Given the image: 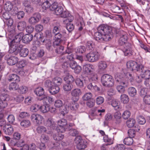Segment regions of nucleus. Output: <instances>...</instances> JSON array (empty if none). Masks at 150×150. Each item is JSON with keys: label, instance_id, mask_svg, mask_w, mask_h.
<instances>
[{"label": "nucleus", "instance_id": "f257e3e1", "mask_svg": "<svg viewBox=\"0 0 150 150\" xmlns=\"http://www.w3.org/2000/svg\"><path fill=\"white\" fill-rule=\"evenodd\" d=\"M98 32L94 34V38L98 41H107L113 37L111 28L107 25L102 24L97 28Z\"/></svg>", "mask_w": 150, "mask_h": 150}, {"label": "nucleus", "instance_id": "f03ea898", "mask_svg": "<svg viewBox=\"0 0 150 150\" xmlns=\"http://www.w3.org/2000/svg\"><path fill=\"white\" fill-rule=\"evenodd\" d=\"M23 35L22 33H20L15 36L14 38L9 44L10 52H16L18 53L23 45H21L20 42Z\"/></svg>", "mask_w": 150, "mask_h": 150}, {"label": "nucleus", "instance_id": "7ed1b4c3", "mask_svg": "<svg viewBox=\"0 0 150 150\" xmlns=\"http://www.w3.org/2000/svg\"><path fill=\"white\" fill-rule=\"evenodd\" d=\"M54 13L55 14L59 16L60 17L64 18H67L66 21H71L74 20V17L68 11H64L63 8L60 6H58L56 9Z\"/></svg>", "mask_w": 150, "mask_h": 150}, {"label": "nucleus", "instance_id": "20e7f679", "mask_svg": "<svg viewBox=\"0 0 150 150\" xmlns=\"http://www.w3.org/2000/svg\"><path fill=\"white\" fill-rule=\"evenodd\" d=\"M2 93L0 95V112L2 111V110L7 106V101L9 99V95L7 94L4 93L7 91L5 88L1 89V90Z\"/></svg>", "mask_w": 150, "mask_h": 150}, {"label": "nucleus", "instance_id": "39448f33", "mask_svg": "<svg viewBox=\"0 0 150 150\" xmlns=\"http://www.w3.org/2000/svg\"><path fill=\"white\" fill-rule=\"evenodd\" d=\"M116 80L118 83L116 88L118 91L120 93H124L125 91V88L127 87L128 84L127 79H124L121 77H116Z\"/></svg>", "mask_w": 150, "mask_h": 150}, {"label": "nucleus", "instance_id": "423d86ee", "mask_svg": "<svg viewBox=\"0 0 150 150\" xmlns=\"http://www.w3.org/2000/svg\"><path fill=\"white\" fill-rule=\"evenodd\" d=\"M101 82L103 86L111 87L114 85V80L112 76L108 74H105L101 77Z\"/></svg>", "mask_w": 150, "mask_h": 150}, {"label": "nucleus", "instance_id": "0eeeda50", "mask_svg": "<svg viewBox=\"0 0 150 150\" xmlns=\"http://www.w3.org/2000/svg\"><path fill=\"white\" fill-rule=\"evenodd\" d=\"M64 79L66 82L63 86V88L65 91H69L73 87L72 83L74 81V79L72 76L69 74L67 75Z\"/></svg>", "mask_w": 150, "mask_h": 150}, {"label": "nucleus", "instance_id": "6e6552de", "mask_svg": "<svg viewBox=\"0 0 150 150\" xmlns=\"http://www.w3.org/2000/svg\"><path fill=\"white\" fill-rule=\"evenodd\" d=\"M44 86L48 88L50 93L52 94L57 93L59 90V86L52 85L51 81L50 80H47L45 81Z\"/></svg>", "mask_w": 150, "mask_h": 150}, {"label": "nucleus", "instance_id": "1a4fd4ad", "mask_svg": "<svg viewBox=\"0 0 150 150\" xmlns=\"http://www.w3.org/2000/svg\"><path fill=\"white\" fill-rule=\"evenodd\" d=\"M57 126L56 129L57 132L61 133L64 132L67 128V121L64 119H62L58 121Z\"/></svg>", "mask_w": 150, "mask_h": 150}, {"label": "nucleus", "instance_id": "9d476101", "mask_svg": "<svg viewBox=\"0 0 150 150\" xmlns=\"http://www.w3.org/2000/svg\"><path fill=\"white\" fill-rule=\"evenodd\" d=\"M87 60L90 62H94L97 61L100 58V55L97 52H91L86 55Z\"/></svg>", "mask_w": 150, "mask_h": 150}, {"label": "nucleus", "instance_id": "9b49d317", "mask_svg": "<svg viewBox=\"0 0 150 150\" xmlns=\"http://www.w3.org/2000/svg\"><path fill=\"white\" fill-rule=\"evenodd\" d=\"M41 15L39 13H35L28 19V22L31 25H35L38 23L41 19Z\"/></svg>", "mask_w": 150, "mask_h": 150}, {"label": "nucleus", "instance_id": "f8f14e48", "mask_svg": "<svg viewBox=\"0 0 150 150\" xmlns=\"http://www.w3.org/2000/svg\"><path fill=\"white\" fill-rule=\"evenodd\" d=\"M124 52L125 55L127 56H130L134 53L132 45L129 43H126L125 46L124 47Z\"/></svg>", "mask_w": 150, "mask_h": 150}, {"label": "nucleus", "instance_id": "ddd939ff", "mask_svg": "<svg viewBox=\"0 0 150 150\" xmlns=\"http://www.w3.org/2000/svg\"><path fill=\"white\" fill-rule=\"evenodd\" d=\"M82 94L81 90L79 88H76L72 90L71 92V94L72 97L75 98V100L73 98V100L75 102L77 101L79 99V96Z\"/></svg>", "mask_w": 150, "mask_h": 150}, {"label": "nucleus", "instance_id": "4468645a", "mask_svg": "<svg viewBox=\"0 0 150 150\" xmlns=\"http://www.w3.org/2000/svg\"><path fill=\"white\" fill-rule=\"evenodd\" d=\"M31 118L33 122L39 125L42 123L43 120V117L37 113H34L32 114Z\"/></svg>", "mask_w": 150, "mask_h": 150}, {"label": "nucleus", "instance_id": "2eb2a0df", "mask_svg": "<svg viewBox=\"0 0 150 150\" xmlns=\"http://www.w3.org/2000/svg\"><path fill=\"white\" fill-rule=\"evenodd\" d=\"M121 77L124 79H127L128 82V80L129 79L131 81H133L134 80L135 77L133 73H130L129 72H126L124 73L122 76H117V78H120Z\"/></svg>", "mask_w": 150, "mask_h": 150}, {"label": "nucleus", "instance_id": "dca6fc26", "mask_svg": "<svg viewBox=\"0 0 150 150\" xmlns=\"http://www.w3.org/2000/svg\"><path fill=\"white\" fill-rule=\"evenodd\" d=\"M54 41L53 43V46L54 47H56L57 46L59 45L60 42L62 41V35L59 33L54 34Z\"/></svg>", "mask_w": 150, "mask_h": 150}, {"label": "nucleus", "instance_id": "f3484780", "mask_svg": "<svg viewBox=\"0 0 150 150\" xmlns=\"http://www.w3.org/2000/svg\"><path fill=\"white\" fill-rule=\"evenodd\" d=\"M45 125L49 127L51 129H56V125L53 119L51 118H49L45 123Z\"/></svg>", "mask_w": 150, "mask_h": 150}, {"label": "nucleus", "instance_id": "a211bd4d", "mask_svg": "<svg viewBox=\"0 0 150 150\" xmlns=\"http://www.w3.org/2000/svg\"><path fill=\"white\" fill-rule=\"evenodd\" d=\"M37 131L39 133H45L48 134H50L52 133V131L49 130V129H47L44 126H40L38 127L37 129Z\"/></svg>", "mask_w": 150, "mask_h": 150}, {"label": "nucleus", "instance_id": "6ab92c4d", "mask_svg": "<svg viewBox=\"0 0 150 150\" xmlns=\"http://www.w3.org/2000/svg\"><path fill=\"white\" fill-rule=\"evenodd\" d=\"M18 59L16 57L11 56L7 59V63L9 65H13L18 62Z\"/></svg>", "mask_w": 150, "mask_h": 150}, {"label": "nucleus", "instance_id": "aec40b11", "mask_svg": "<svg viewBox=\"0 0 150 150\" xmlns=\"http://www.w3.org/2000/svg\"><path fill=\"white\" fill-rule=\"evenodd\" d=\"M111 104L114 109L118 111L121 109L119 102L116 99L112 100L111 102Z\"/></svg>", "mask_w": 150, "mask_h": 150}, {"label": "nucleus", "instance_id": "412c9836", "mask_svg": "<svg viewBox=\"0 0 150 150\" xmlns=\"http://www.w3.org/2000/svg\"><path fill=\"white\" fill-rule=\"evenodd\" d=\"M88 89L93 91H98L100 90V88L93 83L90 82L87 86Z\"/></svg>", "mask_w": 150, "mask_h": 150}, {"label": "nucleus", "instance_id": "4be33fe9", "mask_svg": "<svg viewBox=\"0 0 150 150\" xmlns=\"http://www.w3.org/2000/svg\"><path fill=\"white\" fill-rule=\"evenodd\" d=\"M33 36L32 35L30 34H26L22 37L23 42L25 43H28L31 41L33 39Z\"/></svg>", "mask_w": 150, "mask_h": 150}, {"label": "nucleus", "instance_id": "5701e85b", "mask_svg": "<svg viewBox=\"0 0 150 150\" xmlns=\"http://www.w3.org/2000/svg\"><path fill=\"white\" fill-rule=\"evenodd\" d=\"M42 99V100L43 103L45 105H48L54 101V99L52 97L46 95L43 96Z\"/></svg>", "mask_w": 150, "mask_h": 150}, {"label": "nucleus", "instance_id": "b1692460", "mask_svg": "<svg viewBox=\"0 0 150 150\" xmlns=\"http://www.w3.org/2000/svg\"><path fill=\"white\" fill-rule=\"evenodd\" d=\"M5 133L8 135L11 134L13 132V129L11 125H7L5 126V127L3 129Z\"/></svg>", "mask_w": 150, "mask_h": 150}, {"label": "nucleus", "instance_id": "393cba45", "mask_svg": "<svg viewBox=\"0 0 150 150\" xmlns=\"http://www.w3.org/2000/svg\"><path fill=\"white\" fill-rule=\"evenodd\" d=\"M51 82L52 85L59 86L62 83V80L60 77H56L53 79Z\"/></svg>", "mask_w": 150, "mask_h": 150}, {"label": "nucleus", "instance_id": "a878e982", "mask_svg": "<svg viewBox=\"0 0 150 150\" xmlns=\"http://www.w3.org/2000/svg\"><path fill=\"white\" fill-rule=\"evenodd\" d=\"M26 25V22L24 21H21L18 23L17 28L19 30L22 31L25 29Z\"/></svg>", "mask_w": 150, "mask_h": 150}, {"label": "nucleus", "instance_id": "bb28decb", "mask_svg": "<svg viewBox=\"0 0 150 150\" xmlns=\"http://www.w3.org/2000/svg\"><path fill=\"white\" fill-rule=\"evenodd\" d=\"M85 81L80 78H77L75 79V83L77 87L80 88L83 87Z\"/></svg>", "mask_w": 150, "mask_h": 150}, {"label": "nucleus", "instance_id": "cd10ccee", "mask_svg": "<svg viewBox=\"0 0 150 150\" xmlns=\"http://www.w3.org/2000/svg\"><path fill=\"white\" fill-rule=\"evenodd\" d=\"M71 22H69L67 21V22L66 21V20L64 21V22L66 23V27L69 32H71L74 29V26L72 23H70L71 22Z\"/></svg>", "mask_w": 150, "mask_h": 150}, {"label": "nucleus", "instance_id": "c85d7f7f", "mask_svg": "<svg viewBox=\"0 0 150 150\" xmlns=\"http://www.w3.org/2000/svg\"><path fill=\"white\" fill-rule=\"evenodd\" d=\"M19 52L21 57H25L28 55L29 53V50L27 48L22 47L21 48Z\"/></svg>", "mask_w": 150, "mask_h": 150}, {"label": "nucleus", "instance_id": "c756f323", "mask_svg": "<svg viewBox=\"0 0 150 150\" xmlns=\"http://www.w3.org/2000/svg\"><path fill=\"white\" fill-rule=\"evenodd\" d=\"M128 93L131 97L135 96L137 94V91L133 87H130L128 89Z\"/></svg>", "mask_w": 150, "mask_h": 150}, {"label": "nucleus", "instance_id": "7c9ffc66", "mask_svg": "<svg viewBox=\"0 0 150 150\" xmlns=\"http://www.w3.org/2000/svg\"><path fill=\"white\" fill-rule=\"evenodd\" d=\"M8 80L10 81H16V82H19L20 81L19 77L15 74L10 75L8 79Z\"/></svg>", "mask_w": 150, "mask_h": 150}, {"label": "nucleus", "instance_id": "2f4dec72", "mask_svg": "<svg viewBox=\"0 0 150 150\" xmlns=\"http://www.w3.org/2000/svg\"><path fill=\"white\" fill-rule=\"evenodd\" d=\"M35 92L37 96H40L44 94V89L41 87H38L35 89Z\"/></svg>", "mask_w": 150, "mask_h": 150}, {"label": "nucleus", "instance_id": "473e14b6", "mask_svg": "<svg viewBox=\"0 0 150 150\" xmlns=\"http://www.w3.org/2000/svg\"><path fill=\"white\" fill-rule=\"evenodd\" d=\"M21 125L23 128H26L30 127L31 125V123L28 120H24L21 121Z\"/></svg>", "mask_w": 150, "mask_h": 150}, {"label": "nucleus", "instance_id": "72a5a7b5", "mask_svg": "<svg viewBox=\"0 0 150 150\" xmlns=\"http://www.w3.org/2000/svg\"><path fill=\"white\" fill-rule=\"evenodd\" d=\"M40 140L41 143L47 144L49 142L50 138L48 136L43 134L41 136Z\"/></svg>", "mask_w": 150, "mask_h": 150}, {"label": "nucleus", "instance_id": "f704fd0d", "mask_svg": "<svg viewBox=\"0 0 150 150\" xmlns=\"http://www.w3.org/2000/svg\"><path fill=\"white\" fill-rule=\"evenodd\" d=\"M142 77L145 78L146 79L150 78V70L148 69L142 71Z\"/></svg>", "mask_w": 150, "mask_h": 150}, {"label": "nucleus", "instance_id": "c9c22d12", "mask_svg": "<svg viewBox=\"0 0 150 150\" xmlns=\"http://www.w3.org/2000/svg\"><path fill=\"white\" fill-rule=\"evenodd\" d=\"M135 123V120L133 118H130L126 122V125L129 128L133 127Z\"/></svg>", "mask_w": 150, "mask_h": 150}, {"label": "nucleus", "instance_id": "e433bc0d", "mask_svg": "<svg viewBox=\"0 0 150 150\" xmlns=\"http://www.w3.org/2000/svg\"><path fill=\"white\" fill-rule=\"evenodd\" d=\"M120 100L123 103H127L129 101L128 96L126 94H123L120 96Z\"/></svg>", "mask_w": 150, "mask_h": 150}, {"label": "nucleus", "instance_id": "4c0bfd02", "mask_svg": "<svg viewBox=\"0 0 150 150\" xmlns=\"http://www.w3.org/2000/svg\"><path fill=\"white\" fill-rule=\"evenodd\" d=\"M133 140L132 137H127L124 139L123 143L127 145H130L133 144Z\"/></svg>", "mask_w": 150, "mask_h": 150}, {"label": "nucleus", "instance_id": "58836bf2", "mask_svg": "<svg viewBox=\"0 0 150 150\" xmlns=\"http://www.w3.org/2000/svg\"><path fill=\"white\" fill-rule=\"evenodd\" d=\"M107 67L106 62L104 61H100L98 64L99 69L101 70H103L106 69Z\"/></svg>", "mask_w": 150, "mask_h": 150}, {"label": "nucleus", "instance_id": "ea45409f", "mask_svg": "<svg viewBox=\"0 0 150 150\" xmlns=\"http://www.w3.org/2000/svg\"><path fill=\"white\" fill-rule=\"evenodd\" d=\"M127 39V36L126 35H125L122 36L119 39V43L120 45H123L126 44V42Z\"/></svg>", "mask_w": 150, "mask_h": 150}, {"label": "nucleus", "instance_id": "a19ab883", "mask_svg": "<svg viewBox=\"0 0 150 150\" xmlns=\"http://www.w3.org/2000/svg\"><path fill=\"white\" fill-rule=\"evenodd\" d=\"M103 139L104 142L107 143L106 145H110L113 143V139L109 138L107 135L104 136Z\"/></svg>", "mask_w": 150, "mask_h": 150}, {"label": "nucleus", "instance_id": "79ce46f5", "mask_svg": "<svg viewBox=\"0 0 150 150\" xmlns=\"http://www.w3.org/2000/svg\"><path fill=\"white\" fill-rule=\"evenodd\" d=\"M93 66L90 64H86L83 65V69L86 73H90L91 71V69H92Z\"/></svg>", "mask_w": 150, "mask_h": 150}, {"label": "nucleus", "instance_id": "37998d69", "mask_svg": "<svg viewBox=\"0 0 150 150\" xmlns=\"http://www.w3.org/2000/svg\"><path fill=\"white\" fill-rule=\"evenodd\" d=\"M134 68L133 70H135L137 71H139L140 70H142L144 68V66L141 64H138L136 62Z\"/></svg>", "mask_w": 150, "mask_h": 150}, {"label": "nucleus", "instance_id": "c03bdc74", "mask_svg": "<svg viewBox=\"0 0 150 150\" xmlns=\"http://www.w3.org/2000/svg\"><path fill=\"white\" fill-rule=\"evenodd\" d=\"M19 85L16 82L11 83L9 86V89L11 91L16 90L18 88Z\"/></svg>", "mask_w": 150, "mask_h": 150}, {"label": "nucleus", "instance_id": "a18cd8bd", "mask_svg": "<svg viewBox=\"0 0 150 150\" xmlns=\"http://www.w3.org/2000/svg\"><path fill=\"white\" fill-rule=\"evenodd\" d=\"M136 63L135 62L132 61H130L128 62L126 64L127 68L132 70L133 68L135 66V65L136 64Z\"/></svg>", "mask_w": 150, "mask_h": 150}, {"label": "nucleus", "instance_id": "49530a36", "mask_svg": "<svg viewBox=\"0 0 150 150\" xmlns=\"http://www.w3.org/2000/svg\"><path fill=\"white\" fill-rule=\"evenodd\" d=\"M27 88L25 86H22L18 88V92L21 94H25L28 91Z\"/></svg>", "mask_w": 150, "mask_h": 150}, {"label": "nucleus", "instance_id": "de8ad7c7", "mask_svg": "<svg viewBox=\"0 0 150 150\" xmlns=\"http://www.w3.org/2000/svg\"><path fill=\"white\" fill-rule=\"evenodd\" d=\"M57 47L55 50V52L57 54L63 55L64 54V52H63L64 50V47L62 46H60L59 45L57 46Z\"/></svg>", "mask_w": 150, "mask_h": 150}, {"label": "nucleus", "instance_id": "09e8293b", "mask_svg": "<svg viewBox=\"0 0 150 150\" xmlns=\"http://www.w3.org/2000/svg\"><path fill=\"white\" fill-rule=\"evenodd\" d=\"M40 106L36 104L32 105L30 108V111L33 112H36L39 110Z\"/></svg>", "mask_w": 150, "mask_h": 150}, {"label": "nucleus", "instance_id": "8fccbe9b", "mask_svg": "<svg viewBox=\"0 0 150 150\" xmlns=\"http://www.w3.org/2000/svg\"><path fill=\"white\" fill-rule=\"evenodd\" d=\"M85 47L81 46L77 47L75 50V52L77 53L82 54L85 52Z\"/></svg>", "mask_w": 150, "mask_h": 150}, {"label": "nucleus", "instance_id": "3c124183", "mask_svg": "<svg viewBox=\"0 0 150 150\" xmlns=\"http://www.w3.org/2000/svg\"><path fill=\"white\" fill-rule=\"evenodd\" d=\"M137 122L140 125H143L146 122L145 119L142 116H138L137 117Z\"/></svg>", "mask_w": 150, "mask_h": 150}, {"label": "nucleus", "instance_id": "603ef678", "mask_svg": "<svg viewBox=\"0 0 150 150\" xmlns=\"http://www.w3.org/2000/svg\"><path fill=\"white\" fill-rule=\"evenodd\" d=\"M111 9L114 13L118 12L120 10V8L116 5L112 4L111 5Z\"/></svg>", "mask_w": 150, "mask_h": 150}, {"label": "nucleus", "instance_id": "864d4df0", "mask_svg": "<svg viewBox=\"0 0 150 150\" xmlns=\"http://www.w3.org/2000/svg\"><path fill=\"white\" fill-rule=\"evenodd\" d=\"M49 107L48 106L43 105L40 106L39 111L42 112H48Z\"/></svg>", "mask_w": 150, "mask_h": 150}, {"label": "nucleus", "instance_id": "5fc2aeb1", "mask_svg": "<svg viewBox=\"0 0 150 150\" xmlns=\"http://www.w3.org/2000/svg\"><path fill=\"white\" fill-rule=\"evenodd\" d=\"M94 46V44L92 41H88L86 43V46L89 50H91Z\"/></svg>", "mask_w": 150, "mask_h": 150}, {"label": "nucleus", "instance_id": "6e6d98bb", "mask_svg": "<svg viewBox=\"0 0 150 150\" xmlns=\"http://www.w3.org/2000/svg\"><path fill=\"white\" fill-rule=\"evenodd\" d=\"M92 97V94L91 93H85L83 96V99L84 100H87L91 99Z\"/></svg>", "mask_w": 150, "mask_h": 150}, {"label": "nucleus", "instance_id": "4d7b16f0", "mask_svg": "<svg viewBox=\"0 0 150 150\" xmlns=\"http://www.w3.org/2000/svg\"><path fill=\"white\" fill-rule=\"evenodd\" d=\"M50 4L49 2L48 1L46 0L42 4V8L45 10L49 8L50 6Z\"/></svg>", "mask_w": 150, "mask_h": 150}, {"label": "nucleus", "instance_id": "13d9d810", "mask_svg": "<svg viewBox=\"0 0 150 150\" xmlns=\"http://www.w3.org/2000/svg\"><path fill=\"white\" fill-rule=\"evenodd\" d=\"M64 135L62 134H59L57 135H53V138L55 140L60 141L62 140L64 138Z\"/></svg>", "mask_w": 150, "mask_h": 150}, {"label": "nucleus", "instance_id": "bf43d9fd", "mask_svg": "<svg viewBox=\"0 0 150 150\" xmlns=\"http://www.w3.org/2000/svg\"><path fill=\"white\" fill-rule=\"evenodd\" d=\"M76 24L79 26L80 25V27L79 28V30L81 31L83 29L82 25H83V21L82 18H80L78 20L77 22H76Z\"/></svg>", "mask_w": 150, "mask_h": 150}, {"label": "nucleus", "instance_id": "052dcab7", "mask_svg": "<svg viewBox=\"0 0 150 150\" xmlns=\"http://www.w3.org/2000/svg\"><path fill=\"white\" fill-rule=\"evenodd\" d=\"M13 8V6L10 3L6 2L5 4L4 8L6 10L9 11Z\"/></svg>", "mask_w": 150, "mask_h": 150}, {"label": "nucleus", "instance_id": "680f3d73", "mask_svg": "<svg viewBox=\"0 0 150 150\" xmlns=\"http://www.w3.org/2000/svg\"><path fill=\"white\" fill-rule=\"evenodd\" d=\"M4 23L8 26H11L13 23V19L10 18L6 20H4Z\"/></svg>", "mask_w": 150, "mask_h": 150}, {"label": "nucleus", "instance_id": "e2e57ef3", "mask_svg": "<svg viewBox=\"0 0 150 150\" xmlns=\"http://www.w3.org/2000/svg\"><path fill=\"white\" fill-rule=\"evenodd\" d=\"M125 146L123 144L117 145L114 147L115 150H124L125 149Z\"/></svg>", "mask_w": 150, "mask_h": 150}, {"label": "nucleus", "instance_id": "0e129e2a", "mask_svg": "<svg viewBox=\"0 0 150 150\" xmlns=\"http://www.w3.org/2000/svg\"><path fill=\"white\" fill-rule=\"evenodd\" d=\"M24 98V97L22 95H19L16 96L14 99L17 102L20 103L23 100Z\"/></svg>", "mask_w": 150, "mask_h": 150}, {"label": "nucleus", "instance_id": "69168bd1", "mask_svg": "<svg viewBox=\"0 0 150 150\" xmlns=\"http://www.w3.org/2000/svg\"><path fill=\"white\" fill-rule=\"evenodd\" d=\"M47 43L46 44V49L49 51L52 50V47L51 41L49 40H46Z\"/></svg>", "mask_w": 150, "mask_h": 150}, {"label": "nucleus", "instance_id": "338daca9", "mask_svg": "<svg viewBox=\"0 0 150 150\" xmlns=\"http://www.w3.org/2000/svg\"><path fill=\"white\" fill-rule=\"evenodd\" d=\"M58 7L57 3L54 2L51 5H50L49 8L51 11H55L56 9Z\"/></svg>", "mask_w": 150, "mask_h": 150}, {"label": "nucleus", "instance_id": "774afa93", "mask_svg": "<svg viewBox=\"0 0 150 150\" xmlns=\"http://www.w3.org/2000/svg\"><path fill=\"white\" fill-rule=\"evenodd\" d=\"M144 100L145 103L150 105V95L145 96L144 97Z\"/></svg>", "mask_w": 150, "mask_h": 150}]
</instances>
